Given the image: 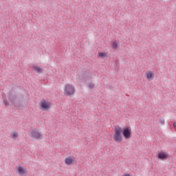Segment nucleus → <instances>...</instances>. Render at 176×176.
<instances>
[{"mask_svg":"<svg viewBox=\"0 0 176 176\" xmlns=\"http://www.w3.org/2000/svg\"><path fill=\"white\" fill-rule=\"evenodd\" d=\"M125 140H130L131 138V128L125 127L122 129V127L116 126L114 128V134L113 135V139L116 142H122L123 136Z\"/></svg>","mask_w":176,"mask_h":176,"instance_id":"obj_1","label":"nucleus"},{"mask_svg":"<svg viewBox=\"0 0 176 176\" xmlns=\"http://www.w3.org/2000/svg\"><path fill=\"white\" fill-rule=\"evenodd\" d=\"M65 96L71 97L73 94H75V87L72 85H67L65 88Z\"/></svg>","mask_w":176,"mask_h":176,"instance_id":"obj_2","label":"nucleus"},{"mask_svg":"<svg viewBox=\"0 0 176 176\" xmlns=\"http://www.w3.org/2000/svg\"><path fill=\"white\" fill-rule=\"evenodd\" d=\"M51 106L52 103H50V102H47L45 100H43L40 103V107L42 111H48Z\"/></svg>","mask_w":176,"mask_h":176,"instance_id":"obj_3","label":"nucleus"},{"mask_svg":"<svg viewBox=\"0 0 176 176\" xmlns=\"http://www.w3.org/2000/svg\"><path fill=\"white\" fill-rule=\"evenodd\" d=\"M82 76L83 80H85V82H87L88 80H91V73L89 70L82 72Z\"/></svg>","mask_w":176,"mask_h":176,"instance_id":"obj_4","label":"nucleus"},{"mask_svg":"<svg viewBox=\"0 0 176 176\" xmlns=\"http://www.w3.org/2000/svg\"><path fill=\"white\" fill-rule=\"evenodd\" d=\"M31 135L32 138H36V140H42L43 135L38 131L36 129H33L31 132Z\"/></svg>","mask_w":176,"mask_h":176,"instance_id":"obj_5","label":"nucleus"},{"mask_svg":"<svg viewBox=\"0 0 176 176\" xmlns=\"http://www.w3.org/2000/svg\"><path fill=\"white\" fill-rule=\"evenodd\" d=\"M157 157L160 160H167L170 157V155L167 153L160 152L158 153Z\"/></svg>","mask_w":176,"mask_h":176,"instance_id":"obj_6","label":"nucleus"},{"mask_svg":"<svg viewBox=\"0 0 176 176\" xmlns=\"http://www.w3.org/2000/svg\"><path fill=\"white\" fill-rule=\"evenodd\" d=\"M8 98L12 105H16V101H17L16 95H14L12 92H10L8 95Z\"/></svg>","mask_w":176,"mask_h":176,"instance_id":"obj_7","label":"nucleus"},{"mask_svg":"<svg viewBox=\"0 0 176 176\" xmlns=\"http://www.w3.org/2000/svg\"><path fill=\"white\" fill-rule=\"evenodd\" d=\"M16 173L19 175H27L28 174L27 169L23 168V166H19Z\"/></svg>","mask_w":176,"mask_h":176,"instance_id":"obj_8","label":"nucleus"},{"mask_svg":"<svg viewBox=\"0 0 176 176\" xmlns=\"http://www.w3.org/2000/svg\"><path fill=\"white\" fill-rule=\"evenodd\" d=\"M154 78L155 74L152 71H149L146 73V79H148V80H153Z\"/></svg>","mask_w":176,"mask_h":176,"instance_id":"obj_9","label":"nucleus"},{"mask_svg":"<svg viewBox=\"0 0 176 176\" xmlns=\"http://www.w3.org/2000/svg\"><path fill=\"white\" fill-rule=\"evenodd\" d=\"M65 163L67 166H71V164H74V159L72 158V157H67L65 160Z\"/></svg>","mask_w":176,"mask_h":176,"instance_id":"obj_10","label":"nucleus"},{"mask_svg":"<svg viewBox=\"0 0 176 176\" xmlns=\"http://www.w3.org/2000/svg\"><path fill=\"white\" fill-rule=\"evenodd\" d=\"M32 68L37 74H42V72L43 71V69L38 66L33 65Z\"/></svg>","mask_w":176,"mask_h":176,"instance_id":"obj_11","label":"nucleus"},{"mask_svg":"<svg viewBox=\"0 0 176 176\" xmlns=\"http://www.w3.org/2000/svg\"><path fill=\"white\" fill-rule=\"evenodd\" d=\"M11 138H17L19 137V133L17 132H13V133L10 134Z\"/></svg>","mask_w":176,"mask_h":176,"instance_id":"obj_12","label":"nucleus"},{"mask_svg":"<svg viewBox=\"0 0 176 176\" xmlns=\"http://www.w3.org/2000/svg\"><path fill=\"white\" fill-rule=\"evenodd\" d=\"M98 56L101 58H104V57H107V54H105L104 52H99Z\"/></svg>","mask_w":176,"mask_h":176,"instance_id":"obj_13","label":"nucleus"},{"mask_svg":"<svg viewBox=\"0 0 176 176\" xmlns=\"http://www.w3.org/2000/svg\"><path fill=\"white\" fill-rule=\"evenodd\" d=\"M112 47L113 49H118V43L113 41L112 43Z\"/></svg>","mask_w":176,"mask_h":176,"instance_id":"obj_14","label":"nucleus"},{"mask_svg":"<svg viewBox=\"0 0 176 176\" xmlns=\"http://www.w3.org/2000/svg\"><path fill=\"white\" fill-rule=\"evenodd\" d=\"M3 102L6 107H9V105H10V104L9 103V101H8V99L3 100Z\"/></svg>","mask_w":176,"mask_h":176,"instance_id":"obj_15","label":"nucleus"},{"mask_svg":"<svg viewBox=\"0 0 176 176\" xmlns=\"http://www.w3.org/2000/svg\"><path fill=\"white\" fill-rule=\"evenodd\" d=\"M89 89H94V84L89 82L88 85Z\"/></svg>","mask_w":176,"mask_h":176,"instance_id":"obj_16","label":"nucleus"},{"mask_svg":"<svg viewBox=\"0 0 176 176\" xmlns=\"http://www.w3.org/2000/svg\"><path fill=\"white\" fill-rule=\"evenodd\" d=\"M159 122L161 124H164V120H160Z\"/></svg>","mask_w":176,"mask_h":176,"instance_id":"obj_17","label":"nucleus"},{"mask_svg":"<svg viewBox=\"0 0 176 176\" xmlns=\"http://www.w3.org/2000/svg\"><path fill=\"white\" fill-rule=\"evenodd\" d=\"M173 127L174 129H176V122H173Z\"/></svg>","mask_w":176,"mask_h":176,"instance_id":"obj_18","label":"nucleus"}]
</instances>
